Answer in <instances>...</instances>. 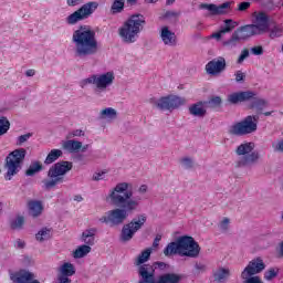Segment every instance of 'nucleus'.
Returning a JSON list of instances; mask_svg holds the SVG:
<instances>
[{
    "label": "nucleus",
    "mask_w": 283,
    "mask_h": 283,
    "mask_svg": "<svg viewBox=\"0 0 283 283\" xmlns=\"http://www.w3.org/2000/svg\"><path fill=\"white\" fill-rule=\"evenodd\" d=\"M279 255H281V258H283V241L280 244Z\"/></svg>",
    "instance_id": "64"
},
{
    "label": "nucleus",
    "mask_w": 283,
    "mask_h": 283,
    "mask_svg": "<svg viewBox=\"0 0 283 283\" xmlns=\"http://www.w3.org/2000/svg\"><path fill=\"white\" fill-rule=\"evenodd\" d=\"M62 147L69 154H76L77 151H87L90 145H84L83 143L74 139H69L62 144Z\"/></svg>",
    "instance_id": "21"
},
{
    "label": "nucleus",
    "mask_w": 283,
    "mask_h": 283,
    "mask_svg": "<svg viewBox=\"0 0 283 283\" xmlns=\"http://www.w3.org/2000/svg\"><path fill=\"white\" fill-rule=\"evenodd\" d=\"M251 8V2H241L239 3L238 11L244 12V10H249Z\"/></svg>",
    "instance_id": "49"
},
{
    "label": "nucleus",
    "mask_w": 283,
    "mask_h": 283,
    "mask_svg": "<svg viewBox=\"0 0 283 283\" xmlns=\"http://www.w3.org/2000/svg\"><path fill=\"white\" fill-rule=\"evenodd\" d=\"M63 156V151L61 149H52L46 156L44 163L45 165H52V163H56L59 158Z\"/></svg>",
    "instance_id": "29"
},
{
    "label": "nucleus",
    "mask_w": 283,
    "mask_h": 283,
    "mask_svg": "<svg viewBox=\"0 0 283 283\" xmlns=\"http://www.w3.org/2000/svg\"><path fill=\"white\" fill-rule=\"evenodd\" d=\"M96 235V229L85 230L82 233V240L87 244L86 247L94 245V237Z\"/></svg>",
    "instance_id": "28"
},
{
    "label": "nucleus",
    "mask_w": 283,
    "mask_h": 283,
    "mask_svg": "<svg viewBox=\"0 0 283 283\" xmlns=\"http://www.w3.org/2000/svg\"><path fill=\"white\" fill-rule=\"evenodd\" d=\"M72 42L75 45L76 56H94L98 52L96 32L88 27L81 25L73 32Z\"/></svg>",
    "instance_id": "2"
},
{
    "label": "nucleus",
    "mask_w": 283,
    "mask_h": 283,
    "mask_svg": "<svg viewBox=\"0 0 283 283\" xmlns=\"http://www.w3.org/2000/svg\"><path fill=\"white\" fill-rule=\"evenodd\" d=\"M277 273H280L279 269L271 268L268 271H265L264 280H266L268 282H271V280L277 277Z\"/></svg>",
    "instance_id": "38"
},
{
    "label": "nucleus",
    "mask_w": 283,
    "mask_h": 283,
    "mask_svg": "<svg viewBox=\"0 0 283 283\" xmlns=\"http://www.w3.org/2000/svg\"><path fill=\"white\" fill-rule=\"evenodd\" d=\"M98 9V2H87L83 4L78 10L73 12L66 18V23L69 25H76L78 21H83L85 19H88L96 12Z\"/></svg>",
    "instance_id": "11"
},
{
    "label": "nucleus",
    "mask_w": 283,
    "mask_h": 283,
    "mask_svg": "<svg viewBox=\"0 0 283 283\" xmlns=\"http://www.w3.org/2000/svg\"><path fill=\"white\" fill-rule=\"evenodd\" d=\"M254 96H258V94L253 91L235 92L228 95V103H231V105H238V103H247V101H251Z\"/></svg>",
    "instance_id": "17"
},
{
    "label": "nucleus",
    "mask_w": 283,
    "mask_h": 283,
    "mask_svg": "<svg viewBox=\"0 0 283 283\" xmlns=\"http://www.w3.org/2000/svg\"><path fill=\"white\" fill-rule=\"evenodd\" d=\"M129 187H132L130 184L120 182L111 190L107 198L111 199L114 207L118 208L106 212V216L99 218V222L109 224V227H118L127 220L129 213H134L138 209L139 203L132 199L134 192L129 190Z\"/></svg>",
    "instance_id": "1"
},
{
    "label": "nucleus",
    "mask_w": 283,
    "mask_h": 283,
    "mask_svg": "<svg viewBox=\"0 0 283 283\" xmlns=\"http://www.w3.org/2000/svg\"><path fill=\"white\" fill-rule=\"evenodd\" d=\"M253 27L256 28L259 34H264L269 30V15L265 12H259Z\"/></svg>",
    "instance_id": "22"
},
{
    "label": "nucleus",
    "mask_w": 283,
    "mask_h": 283,
    "mask_svg": "<svg viewBox=\"0 0 283 283\" xmlns=\"http://www.w3.org/2000/svg\"><path fill=\"white\" fill-rule=\"evenodd\" d=\"M160 39L165 45L174 48L178 44L176 33L169 30V27H163L160 30Z\"/></svg>",
    "instance_id": "20"
},
{
    "label": "nucleus",
    "mask_w": 283,
    "mask_h": 283,
    "mask_svg": "<svg viewBox=\"0 0 283 283\" xmlns=\"http://www.w3.org/2000/svg\"><path fill=\"white\" fill-rule=\"evenodd\" d=\"M103 178H105V172H96L94 176H93V180H103Z\"/></svg>",
    "instance_id": "54"
},
{
    "label": "nucleus",
    "mask_w": 283,
    "mask_h": 283,
    "mask_svg": "<svg viewBox=\"0 0 283 283\" xmlns=\"http://www.w3.org/2000/svg\"><path fill=\"white\" fill-rule=\"evenodd\" d=\"M32 137V134H24L18 137L17 145L20 147L23 145V143H28L30 138Z\"/></svg>",
    "instance_id": "45"
},
{
    "label": "nucleus",
    "mask_w": 283,
    "mask_h": 283,
    "mask_svg": "<svg viewBox=\"0 0 283 283\" xmlns=\"http://www.w3.org/2000/svg\"><path fill=\"white\" fill-rule=\"evenodd\" d=\"M34 74H36V72H35L34 70H32V69H30V70H28V71L25 72V75H27V76H34Z\"/></svg>",
    "instance_id": "61"
},
{
    "label": "nucleus",
    "mask_w": 283,
    "mask_h": 283,
    "mask_svg": "<svg viewBox=\"0 0 283 283\" xmlns=\"http://www.w3.org/2000/svg\"><path fill=\"white\" fill-rule=\"evenodd\" d=\"M180 13L176 12V11H166L164 13V19H178Z\"/></svg>",
    "instance_id": "48"
},
{
    "label": "nucleus",
    "mask_w": 283,
    "mask_h": 283,
    "mask_svg": "<svg viewBox=\"0 0 283 283\" xmlns=\"http://www.w3.org/2000/svg\"><path fill=\"white\" fill-rule=\"evenodd\" d=\"M227 70V60L222 56L216 57L206 64V72L210 76H220Z\"/></svg>",
    "instance_id": "15"
},
{
    "label": "nucleus",
    "mask_w": 283,
    "mask_h": 283,
    "mask_svg": "<svg viewBox=\"0 0 283 283\" xmlns=\"http://www.w3.org/2000/svg\"><path fill=\"white\" fill-rule=\"evenodd\" d=\"M230 276L231 271H229V269L219 268L217 271L213 272L214 282H227V280H229Z\"/></svg>",
    "instance_id": "25"
},
{
    "label": "nucleus",
    "mask_w": 283,
    "mask_h": 283,
    "mask_svg": "<svg viewBox=\"0 0 283 283\" xmlns=\"http://www.w3.org/2000/svg\"><path fill=\"white\" fill-rule=\"evenodd\" d=\"M139 193H147V185H142L139 187Z\"/></svg>",
    "instance_id": "60"
},
{
    "label": "nucleus",
    "mask_w": 283,
    "mask_h": 283,
    "mask_svg": "<svg viewBox=\"0 0 283 283\" xmlns=\"http://www.w3.org/2000/svg\"><path fill=\"white\" fill-rule=\"evenodd\" d=\"M222 34H224V32H222V29H220V31L212 33L211 38L217 39V41H220V39H222Z\"/></svg>",
    "instance_id": "53"
},
{
    "label": "nucleus",
    "mask_w": 283,
    "mask_h": 283,
    "mask_svg": "<svg viewBox=\"0 0 283 283\" xmlns=\"http://www.w3.org/2000/svg\"><path fill=\"white\" fill-rule=\"evenodd\" d=\"M207 105H210V107H220V105H222V98L214 96L207 102Z\"/></svg>",
    "instance_id": "41"
},
{
    "label": "nucleus",
    "mask_w": 283,
    "mask_h": 283,
    "mask_svg": "<svg viewBox=\"0 0 283 283\" xmlns=\"http://www.w3.org/2000/svg\"><path fill=\"white\" fill-rule=\"evenodd\" d=\"M13 283H41L39 280H34V273L30 271H20L11 275Z\"/></svg>",
    "instance_id": "18"
},
{
    "label": "nucleus",
    "mask_w": 283,
    "mask_h": 283,
    "mask_svg": "<svg viewBox=\"0 0 283 283\" xmlns=\"http://www.w3.org/2000/svg\"><path fill=\"white\" fill-rule=\"evenodd\" d=\"M139 276H156V266L151 264H143L138 268Z\"/></svg>",
    "instance_id": "26"
},
{
    "label": "nucleus",
    "mask_w": 283,
    "mask_h": 283,
    "mask_svg": "<svg viewBox=\"0 0 283 283\" xmlns=\"http://www.w3.org/2000/svg\"><path fill=\"white\" fill-rule=\"evenodd\" d=\"M180 164L186 167V169H191L193 167V159L189 157H184L180 159Z\"/></svg>",
    "instance_id": "43"
},
{
    "label": "nucleus",
    "mask_w": 283,
    "mask_h": 283,
    "mask_svg": "<svg viewBox=\"0 0 283 283\" xmlns=\"http://www.w3.org/2000/svg\"><path fill=\"white\" fill-rule=\"evenodd\" d=\"M66 3L70 7L78 6V0H66Z\"/></svg>",
    "instance_id": "57"
},
{
    "label": "nucleus",
    "mask_w": 283,
    "mask_h": 283,
    "mask_svg": "<svg viewBox=\"0 0 283 283\" xmlns=\"http://www.w3.org/2000/svg\"><path fill=\"white\" fill-rule=\"evenodd\" d=\"M145 222H147V216L138 214L137 218H134L129 223L125 224L120 234L123 242H129V240L134 238V233L145 227Z\"/></svg>",
    "instance_id": "12"
},
{
    "label": "nucleus",
    "mask_w": 283,
    "mask_h": 283,
    "mask_svg": "<svg viewBox=\"0 0 283 283\" xmlns=\"http://www.w3.org/2000/svg\"><path fill=\"white\" fill-rule=\"evenodd\" d=\"M250 52L254 56H262V54H264V48H262V45H256L251 48Z\"/></svg>",
    "instance_id": "44"
},
{
    "label": "nucleus",
    "mask_w": 283,
    "mask_h": 283,
    "mask_svg": "<svg viewBox=\"0 0 283 283\" xmlns=\"http://www.w3.org/2000/svg\"><path fill=\"white\" fill-rule=\"evenodd\" d=\"M181 276L175 273H167L159 276L157 283H180Z\"/></svg>",
    "instance_id": "27"
},
{
    "label": "nucleus",
    "mask_w": 283,
    "mask_h": 283,
    "mask_svg": "<svg viewBox=\"0 0 283 283\" xmlns=\"http://www.w3.org/2000/svg\"><path fill=\"white\" fill-rule=\"evenodd\" d=\"M200 8L201 10H208L213 17H216L218 14H227L229 8H231V2H224L220 6L201 3Z\"/></svg>",
    "instance_id": "19"
},
{
    "label": "nucleus",
    "mask_w": 283,
    "mask_h": 283,
    "mask_svg": "<svg viewBox=\"0 0 283 283\" xmlns=\"http://www.w3.org/2000/svg\"><path fill=\"white\" fill-rule=\"evenodd\" d=\"M200 244L193 237L181 235L176 241H172L164 249V255L171 258V255H179L180 258H198L200 255Z\"/></svg>",
    "instance_id": "3"
},
{
    "label": "nucleus",
    "mask_w": 283,
    "mask_h": 283,
    "mask_svg": "<svg viewBox=\"0 0 283 283\" xmlns=\"http://www.w3.org/2000/svg\"><path fill=\"white\" fill-rule=\"evenodd\" d=\"M27 154L25 148H18L8 154L4 159V168L7 169L4 180H12L21 171Z\"/></svg>",
    "instance_id": "6"
},
{
    "label": "nucleus",
    "mask_w": 283,
    "mask_h": 283,
    "mask_svg": "<svg viewBox=\"0 0 283 283\" xmlns=\"http://www.w3.org/2000/svg\"><path fill=\"white\" fill-rule=\"evenodd\" d=\"M75 202H83V197L81 195H76L74 197Z\"/></svg>",
    "instance_id": "63"
},
{
    "label": "nucleus",
    "mask_w": 283,
    "mask_h": 283,
    "mask_svg": "<svg viewBox=\"0 0 283 283\" xmlns=\"http://www.w3.org/2000/svg\"><path fill=\"white\" fill-rule=\"evenodd\" d=\"M237 27H238V22L228 19V20L224 21V27L221 28V32L227 34V33L232 32L233 30H235Z\"/></svg>",
    "instance_id": "36"
},
{
    "label": "nucleus",
    "mask_w": 283,
    "mask_h": 283,
    "mask_svg": "<svg viewBox=\"0 0 283 283\" xmlns=\"http://www.w3.org/2000/svg\"><path fill=\"white\" fill-rule=\"evenodd\" d=\"M116 77L114 76V72H106L104 74L99 75H91L87 78H84L80 82L81 87H85L86 85H95L96 90L99 92H105L109 85L114 83V80Z\"/></svg>",
    "instance_id": "9"
},
{
    "label": "nucleus",
    "mask_w": 283,
    "mask_h": 283,
    "mask_svg": "<svg viewBox=\"0 0 283 283\" xmlns=\"http://www.w3.org/2000/svg\"><path fill=\"white\" fill-rule=\"evenodd\" d=\"M147 21L143 14L130 15L119 28V36L124 43H136L138 34L145 30Z\"/></svg>",
    "instance_id": "4"
},
{
    "label": "nucleus",
    "mask_w": 283,
    "mask_h": 283,
    "mask_svg": "<svg viewBox=\"0 0 283 283\" xmlns=\"http://www.w3.org/2000/svg\"><path fill=\"white\" fill-rule=\"evenodd\" d=\"M260 120V116L258 115H249L243 118L241 122H238L230 126L229 134L231 136H247L249 134H253V132H258V122Z\"/></svg>",
    "instance_id": "8"
},
{
    "label": "nucleus",
    "mask_w": 283,
    "mask_h": 283,
    "mask_svg": "<svg viewBox=\"0 0 283 283\" xmlns=\"http://www.w3.org/2000/svg\"><path fill=\"white\" fill-rule=\"evenodd\" d=\"M163 240V235L157 234L154 242H153V247L154 249H157V247L160 244V241Z\"/></svg>",
    "instance_id": "51"
},
{
    "label": "nucleus",
    "mask_w": 283,
    "mask_h": 283,
    "mask_svg": "<svg viewBox=\"0 0 283 283\" xmlns=\"http://www.w3.org/2000/svg\"><path fill=\"white\" fill-rule=\"evenodd\" d=\"M15 247H17L18 249H24V248H25V241H22L21 239H18V240L15 241Z\"/></svg>",
    "instance_id": "55"
},
{
    "label": "nucleus",
    "mask_w": 283,
    "mask_h": 283,
    "mask_svg": "<svg viewBox=\"0 0 283 283\" xmlns=\"http://www.w3.org/2000/svg\"><path fill=\"white\" fill-rule=\"evenodd\" d=\"M155 266H158V269H167V263H165V262H156Z\"/></svg>",
    "instance_id": "58"
},
{
    "label": "nucleus",
    "mask_w": 283,
    "mask_h": 283,
    "mask_svg": "<svg viewBox=\"0 0 283 283\" xmlns=\"http://www.w3.org/2000/svg\"><path fill=\"white\" fill-rule=\"evenodd\" d=\"M255 149L254 143H244L237 147V156H243L237 161V167H250V165H255L260 160V153L253 151Z\"/></svg>",
    "instance_id": "7"
},
{
    "label": "nucleus",
    "mask_w": 283,
    "mask_h": 283,
    "mask_svg": "<svg viewBox=\"0 0 283 283\" xmlns=\"http://www.w3.org/2000/svg\"><path fill=\"white\" fill-rule=\"evenodd\" d=\"M185 98L177 95H167L160 97L156 103V108L161 109V112H174V109H178V107H182L185 105Z\"/></svg>",
    "instance_id": "13"
},
{
    "label": "nucleus",
    "mask_w": 283,
    "mask_h": 283,
    "mask_svg": "<svg viewBox=\"0 0 283 283\" xmlns=\"http://www.w3.org/2000/svg\"><path fill=\"white\" fill-rule=\"evenodd\" d=\"M138 283H158L156 276H139Z\"/></svg>",
    "instance_id": "47"
},
{
    "label": "nucleus",
    "mask_w": 283,
    "mask_h": 283,
    "mask_svg": "<svg viewBox=\"0 0 283 283\" xmlns=\"http://www.w3.org/2000/svg\"><path fill=\"white\" fill-rule=\"evenodd\" d=\"M249 59V49H243L239 55L237 63H244V60Z\"/></svg>",
    "instance_id": "46"
},
{
    "label": "nucleus",
    "mask_w": 283,
    "mask_h": 283,
    "mask_svg": "<svg viewBox=\"0 0 283 283\" xmlns=\"http://www.w3.org/2000/svg\"><path fill=\"white\" fill-rule=\"evenodd\" d=\"M205 105H207V102H197L189 106V114L191 116H197L198 118H203V116H207V108H205Z\"/></svg>",
    "instance_id": "23"
},
{
    "label": "nucleus",
    "mask_w": 283,
    "mask_h": 283,
    "mask_svg": "<svg viewBox=\"0 0 283 283\" xmlns=\"http://www.w3.org/2000/svg\"><path fill=\"white\" fill-rule=\"evenodd\" d=\"M23 224H25V218L18 217L15 220L11 221L10 227L13 230L22 229Z\"/></svg>",
    "instance_id": "39"
},
{
    "label": "nucleus",
    "mask_w": 283,
    "mask_h": 283,
    "mask_svg": "<svg viewBox=\"0 0 283 283\" xmlns=\"http://www.w3.org/2000/svg\"><path fill=\"white\" fill-rule=\"evenodd\" d=\"M92 251V247L87 245V244H83L80 245L74 252H73V258H75L76 260L81 259V258H85V255H87V253H91Z\"/></svg>",
    "instance_id": "30"
},
{
    "label": "nucleus",
    "mask_w": 283,
    "mask_h": 283,
    "mask_svg": "<svg viewBox=\"0 0 283 283\" xmlns=\"http://www.w3.org/2000/svg\"><path fill=\"white\" fill-rule=\"evenodd\" d=\"M234 76H235L237 83H242V81H244L245 78V75L242 71H237Z\"/></svg>",
    "instance_id": "50"
},
{
    "label": "nucleus",
    "mask_w": 283,
    "mask_h": 283,
    "mask_svg": "<svg viewBox=\"0 0 283 283\" xmlns=\"http://www.w3.org/2000/svg\"><path fill=\"white\" fill-rule=\"evenodd\" d=\"M72 275H76V268L70 262H65L60 266V274L57 275L59 283H72Z\"/></svg>",
    "instance_id": "16"
},
{
    "label": "nucleus",
    "mask_w": 283,
    "mask_h": 283,
    "mask_svg": "<svg viewBox=\"0 0 283 283\" xmlns=\"http://www.w3.org/2000/svg\"><path fill=\"white\" fill-rule=\"evenodd\" d=\"M73 136H83V130H81V129L74 130Z\"/></svg>",
    "instance_id": "62"
},
{
    "label": "nucleus",
    "mask_w": 283,
    "mask_h": 283,
    "mask_svg": "<svg viewBox=\"0 0 283 283\" xmlns=\"http://www.w3.org/2000/svg\"><path fill=\"white\" fill-rule=\"evenodd\" d=\"M260 35L258 32V28L253 27V24H245L240 28H238L231 35V38L224 42V45H230L233 48L237 43H240V41H247L248 39H251V36Z\"/></svg>",
    "instance_id": "10"
},
{
    "label": "nucleus",
    "mask_w": 283,
    "mask_h": 283,
    "mask_svg": "<svg viewBox=\"0 0 283 283\" xmlns=\"http://www.w3.org/2000/svg\"><path fill=\"white\" fill-rule=\"evenodd\" d=\"M195 269H196V271L205 272V271H207V265H206V264H202V263H197V264L195 265Z\"/></svg>",
    "instance_id": "52"
},
{
    "label": "nucleus",
    "mask_w": 283,
    "mask_h": 283,
    "mask_svg": "<svg viewBox=\"0 0 283 283\" xmlns=\"http://www.w3.org/2000/svg\"><path fill=\"white\" fill-rule=\"evenodd\" d=\"M280 36H283V25L274 24L270 29V39H280Z\"/></svg>",
    "instance_id": "35"
},
{
    "label": "nucleus",
    "mask_w": 283,
    "mask_h": 283,
    "mask_svg": "<svg viewBox=\"0 0 283 283\" xmlns=\"http://www.w3.org/2000/svg\"><path fill=\"white\" fill-rule=\"evenodd\" d=\"M228 226H229V218H224L221 221V227H222V229H227Z\"/></svg>",
    "instance_id": "56"
},
{
    "label": "nucleus",
    "mask_w": 283,
    "mask_h": 283,
    "mask_svg": "<svg viewBox=\"0 0 283 283\" xmlns=\"http://www.w3.org/2000/svg\"><path fill=\"white\" fill-rule=\"evenodd\" d=\"M39 171H43V165L41 161H33L25 170V176H35V174H39Z\"/></svg>",
    "instance_id": "32"
},
{
    "label": "nucleus",
    "mask_w": 283,
    "mask_h": 283,
    "mask_svg": "<svg viewBox=\"0 0 283 283\" xmlns=\"http://www.w3.org/2000/svg\"><path fill=\"white\" fill-rule=\"evenodd\" d=\"M52 238V229L42 228L36 234L35 239L38 242H45V240H50Z\"/></svg>",
    "instance_id": "33"
},
{
    "label": "nucleus",
    "mask_w": 283,
    "mask_h": 283,
    "mask_svg": "<svg viewBox=\"0 0 283 283\" xmlns=\"http://www.w3.org/2000/svg\"><path fill=\"white\" fill-rule=\"evenodd\" d=\"M28 207L33 218H39L43 213V203L41 201L30 200Z\"/></svg>",
    "instance_id": "24"
},
{
    "label": "nucleus",
    "mask_w": 283,
    "mask_h": 283,
    "mask_svg": "<svg viewBox=\"0 0 283 283\" xmlns=\"http://www.w3.org/2000/svg\"><path fill=\"white\" fill-rule=\"evenodd\" d=\"M276 151H282L283 153V139L281 142L277 143L276 145Z\"/></svg>",
    "instance_id": "59"
},
{
    "label": "nucleus",
    "mask_w": 283,
    "mask_h": 283,
    "mask_svg": "<svg viewBox=\"0 0 283 283\" xmlns=\"http://www.w3.org/2000/svg\"><path fill=\"white\" fill-rule=\"evenodd\" d=\"M250 101H251V103L249 105L250 109H256V112H262V109H264V107H266V101H264L262 98H256L254 96Z\"/></svg>",
    "instance_id": "31"
},
{
    "label": "nucleus",
    "mask_w": 283,
    "mask_h": 283,
    "mask_svg": "<svg viewBox=\"0 0 283 283\" xmlns=\"http://www.w3.org/2000/svg\"><path fill=\"white\" fill-rule=\"evenodd\" d=\"M266 269V264L262 258L253 259L249 262L245 269L241 273L242 280H247L249 277H253V275H258V273H262Z\"/></svg>",
    "instance_id": "14"
},
{
    "label": "nucleus",
    "mask_w": 283,
    "mask_h": 283,
    "mask_svg": "<svg viewBox=\"0 0 283 283\" xmlns=\"http://www.w3.org/2000/svg\"><path fill=\"white\" fill-rule=\"evenodd\" d=\"M124 8H125V0H115L113 2L112 10L114 13L123 12Z\"/></svg>",
    "instance_id": "40"
},
{
    "label": "nucleus",
    "mask_w": 283,
    "mask_h": 283,
    "mask_svg": "<svg viewBox=\"0 0 283 283\" xmlns=\"http://www.w3.org/2000/svg\"><path fill=\"white\" fill-rule=\"evenodd\" d=\"M74 164L72 161H59L54 164L48 171V178L43 181L44 189H54L56 185H62L65 181V174L72 171Z\"/></svg>",
    "instance_id": "5"
},
{
    "label": "nucleus",
    "mask_w": 283,
    "mask_h": 283,
    "mask_svg": "<svg viewBox=\"0 0 283 283\" xmlns=\"http://www.w3.org/2000/svg\"><path fill=\"white\" fill-rule=\"evenodd\" d=\"M10 129V120H8L7 117L0 118V136H3V134H8V130Z\"/></svg>",
    "instance_id": "37"
},
{
    "label": "nucleus",
    "mask_w": 283,
    "mask_h": 283,
    "mask_svg": "<svg viewBox=\"0 0 283 283\" xmlns=\"http://www.w3.org/2000/svg\"><path fill=\"white\" fill-rule=\"evenodd\" d=\"M102 116L106 118H116V109L108 107L102 111Z\"/></svg>",
    "instance_id": "42"
},
{
    "label": "nucleus",
    "mask_w": 283,
    "mask_h": 283,
    "mask_svg": "<svg viewBox=\"0 0 283 283\" xmlns=\"http://www.w3.org/2000/svg\"><path fill=\"white\" fill-rule=\"evenodd\" d=\"M149 258H151V249H146L137 256L135 264L137 266H143V264H145Z\"/></svg>",
    "instance_id": "34"
}]
</instances>
